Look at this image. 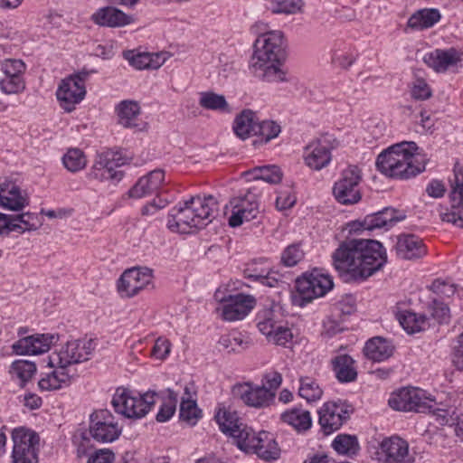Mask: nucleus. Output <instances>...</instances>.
<instances>
[{
  "label": "nucleus",
  "instance_id": "obj_8",
  "mask_svg": "<svg viewBox=\"0 0 463 463\" xmlns=\"http://www.w3.org/2000/svg\"><path fill=\"white\" fill-rule=\"evenodd\" d=\"M363 180L362 169L356 165H349L340 175L333 186L335 199L343 205H353L362 199L360 184Z\"/></svg>",
  "mask_w": 463,
  "mask_h": 463
},
{
  "label": "nucleus",
  "instance_id": "obj_11",
  "mask_svg": "<svg viewBox=\"0 0 463 463\" xmlns=\"http://www.w3.org/2000/svg\"><path fill=\"white\" fill-rule=\"evenodd\" d=\"M89 430L96 441L109 443L118 439L122 427L109 410L101 409L90 414Z\"/></svg>",
  "mask_w": 463,
  "mask_h": 463
},
{
  "label": "nucleus",
  "instance_id": "obj_26",
  "mask_svg": "<svg viewBox=\"0 0 463 463\" xmlns=\"http://www.w3.org/2000/svg\"><path fill=\"white\" fill-rule=\"evenodd\" d=\"M398 257L404 260H416L427 253V249L420 238L414 234H401L397 236L394 246Z\"/></svg>",
  "mask_w": 463,
  "mask_h": 463
},
{
  "label": "nucleus",
  "instance_id": "obj_43",
  "mask_svg": "<svg viewBox=\"0 0 463 463\" xmlns=\"http://www.w3.org/2000/svg\"><path fill=\"white\" fill-rule=\"evenodd\" d=\"M298 395L307 402H314L321 399L323 389L316 379L308 376L300 377Z\"/></svg>",
  "mask_w": 463,
  "mask_h": 463
},
{
  "label": "nucleus",
  "instance_id": "obj_10",
  "mask_svg": "<svg viewBox=\"0 0 463 463\" xmlns=\"http://www.w3.org/2000/svg\"><path fill=\"white\" fill-rule=\"evenodd\" d=\"M87 77L88 73L83 72L71 75L61 80L56 90V98L64 111H73L75 106L85 98Z\"/></svg>",
  "mask_w": 463,
  "mask_h": 463
},
{
  "label": "nucleus",
  "instance_id": "obj_55",
  "mask_svg": "<svg viewBox=\"0 0 463 463\" xmlns=\"http://www.w3.org/2000/svg\"><path fill=\"white\" fill-rule=\"evenodd\" d=\"M245 278L252 279L254 281H258L262 285L268 286L269 288L279 287L284 281L281 279V277L279 276L274 271H265L261 270L260 274H252L250 273V269L244 270Z\"/></svg>",
  "mask_w": 463,
  "mask_h": 463
},
{
  "label": "nucleus",
  "instance_id": "obj_57",
  "mask_svg": "<svg viewBox=\"0 0 463 463\" xmlns=\"http://www.w3.org/2000/svg\"><path fill=\"white\" fill-rule=\"evenodd\" d=\"M304 258V251L300 244L288 245L281 254V262L286 267L297 265Z\"/></svg>",
  "mask_w": 463,
  "mask_h": 463
},
{
  "label": "nucleus",
  "instance_id": "obj_5",
  "mask_svg": "<svg viewBox=\"0 0 463 463\" xmlns=\"http://www.w3.org/2000/svg\"><path fill=\"white\" fill-rule=\"evenodd\" d=\"M388 402L396 411L432 412L441 420V424H449L454 413L451 408L436 407L433 399L424 396L422 391L416 388H402L392 394Z\"/></svg>",
  "mask_w": 463,
  "mask_h": 463
},
{
  "label": "nucleus",
  "instance_id": "obj_44",
  "mask_svg": "<svg viewBox=\"0 0 463 463\" xmlns=\"http://www.w3.org/2000/svg\"><path fill=\"white\" fill-rule=\"evenodd\" d=\"M62 165L71 173H77L84 169L87 165V156L85 153L78 147H71L63 155Z\"/></svg>",
  "mask_w": 463,
  "mask_h": 463
},
{
  "label": "nucleus",
  "instance_id": "obj_42",
  "mask_svg": "<svg viewBox=\"0 0 463 463\" xmlns=\"http://www.w3.org/2000/svg\"><path fill=\"white\" fill-rule=\"evenodd\" d=\"M249 180H261L269 184H278L282 179V172L277 165H263L245 173Z\"/></svg>",
  "mask_w": 463,
  "mask_h": 463
},
{
  "label": "nucleus",
  "instance_id": "obj_31",
  "mask_svg": "<svg viewBox=\"0 0 463 463\" xmlns=\"http://www.w3.org/2000/svg\"><path fill=\"white\" fill-rule=\"evenodd\" d=\"M118 123L124 128L141 130L140 106L133 100H123L116 108Z\"/></svg>",
  "mask_w": 463,
  "mask_h": 463
},
{
  "label": "nucleus",
  "instance_id": "obj_17",
  "mask_svg": "<svg viewBox=\"0 0 463 463\" xmlns=\"http://www.w3.org/2000/svg\"><path fill=\"white\" fill-rule=\"evenodd\" d=\"M232 215L229 218L231 227L241 226L244 222H250L259 214V201L257 194L250 188L245 194L238 195L230 201Z\"/></svg>",
  "mask_w": 463,
  "mask_h": 463
},
{
  "label": "nucleus",
  "instance_id": "obj_32",
  "mask_svg": "<svg viewBox=\"0 0 463 463\" xmlns=\"http://www.w3.org/2000/svg\"><path fill=\"white\" fill-rule=\"evenodd\" d=\"M52 371L48 373H43L41 379L38 382V386L41 391H53L62 387L63 384H67L71 379V371L66 368H60L57 366L51 367Z\"/></svg>",
  "mask_w": 463,
  "mask_h": 463
},
{
  "label": "nucleus",
  "instance_id": "obj_19",
  "mask_svg": "<svg viewBox=\"0 0 463 463\" xmlns=\"http://www.w3.org/2000/svg\"><path fill=\"white\" fill-rule=\"evenodd\" d=\"M255 305L256 300L250 295H230L216 311L223 320L233 322L243 319Z\"/></svg>",
  "mask_w": 463,
  "mask_h": 463
},
{
  "label": "nucleus",
  "instance_id": "obj_12",
  "mask_svg": "<svg viewBox=\"0 0 463 463\" xmlns=\"http://www.w3.org/2000/svg\"><path fill=\"white\" fill-rule=\"evenodd\" d=\"M352 412L353 408L346 401L325 402L318 411L321 430L325 435L338 430L349 420Z\"/></svg>",
  "mask_w": 463,
  "mask_h": 463
},
{
  "label": "nucleus",
  "instance_id": "obj_30",
  "mask_svg": "<svg viewBox=\"0 0 463 463\" xmlns=\"http://www.w3.org/2000/svg\"><path fill=\"white\" fill-rule=\"evenodd\" d=\"M394 347L385 338L376 336L369 339L364 347V355L373 362H383L390 358L393 354Z\"/></svg>",
  "mask_w": 463,
  "mask_h": 463
},
{
  "label": "nucleus",
  "instance_id": "obj_38",
  "mask_svg": "<svg viewBox=\"0 0 463 463\" xmlns=\"http://www.w3.org/2000/svg\"><path fill=\"white\" fill-rule=\"evenodd\" d=\"M439 19L440 14L437 9H422L409 18L407 26L412 30H423L432 27Z\"/></svg>",
  "mask_w": 463,
  "mask_h": 463
},
{
  "label": "nucleus",
  "instance_id": "obj_64",
  "mask_svg": "<svg viewBox=\"0 0 463 463\" xmlns=\"http://www.w3.org/2000/svg\"><path fill=\"white\" fill-rule=\"evenodd\" d=\"M171 344L164 337H158L152 349V355L157 359H165L170 353Z\"/></svg>",
  "mask_w": 463,
  "mask_h": 463
},
{
  "label": "nucleus",
  "instance_id": "obj_18",
  "mask_svg": "<svg viewBox=\"0 0 463 463\" xmlns=\"http://www.w3.org/2000/svg\"><path fill=\"white\" fill-rule=\"evenodd\" d=\"M232 393L234 398L255 408L269 406L275 398V394L266 390L265 385L258 386L251 383H236L232 388Z\"/></svg>",
  "mask_w": 463,
  "mask_h": 463
},
{
  "label": "nucleus",
  "instance_id": "obj_58",
  "mask_svg": "<svg viewBox=\"0 0 463 463\" xmlns=\"http://www.w3.org/2000/svg\"><path fill=\"white\" fill-rule=\"evenodd\" d=\"M280 133V127L272 120L258 121L257 130L255 136L261 137L265 142L277 137Z\"/></svg>",
  "mask_w": 463,
  "mask_h": 463
},
{
  "label": "nucleus",
  "instance_id": "obj_1",
  "mask_svg": "<svg viewBox=\"0 0 463 463\" xmlns=\"http://www.w3.org/2000/svg\"><path fill=\"white\" fill-rule=\"evenodd\" d=\"M333 264L340 275L365 279L381 269L387 261L386 251L374 240H349L333 253Z\"/></svg>",
  "mask_w": 463,
  "mask_h": 463
},
{
  "label": "nucleus",
  "instance_id": "obj_20",
  "mask_svg": "<svg viewBox=\"0 0 463 463\" xmlns=\"http://www.w3.org/2000/svg\"><path fill=\"white\" fill-rule=\"evenodd\" d=\"M378 455L383 463H412L414 461L409 452L408 442L398 436L384 439L380 443Z\"/></svg>",
  "mask_w": 463,
  "mask_h": 463
},
{
  "label": "nucleus",
  "instance_id": "obj_28",
  "mask_svg": "<svg viewBox=\"0 0 463 463\" xmlns=\"http://www.w3.org/2000/svg\"><path fill=\"white\" fill-rule=\"evenodd\" d=\"M304 161L309 168L317 171L321 170L330 163L331 151L321 141H314L305 147Z\"/></svg>",
  "mask_w": 463,
  "mask_h": 463
},
{
  "label": "nucleus",
  "instance_id": "obj_40",
  "mask_svg": "<svg viewBox=\"0 0 463 463\" xmlns=\"http://www.w3.org/2000/svg\"><path fill=\"white\" fill-rule=\"evenodd\" d=\"M221 430L233 437L242 427V423L239 422V417L236 411H231L226 408L220 409L215 415Z\"/></svg>",
  "mask_w": 463,
  "mask_h": 463
},
{
  "label": "nucleus",
  "instance_id": "obj_6",
  "mask_svg": "<svg viewBox=\"0 0 463 463\" xmlns=\"http://www.w3.org/2000/svg\"><path fill=\"white\" fill-rule=\"evenodd\" d=\"M159 393L148 391L140 396H134L130 390L118 388L114 393L111 404L115 411L128 419H139L151 411Z\"/></svg>",
  "mask_w": 463,
  "mask_h": 463
},
{
  "label": "nucleus",
  "instance_id": "obj_61",
  "mask_svg": "<svg viewBox=\"0 0 463 463\" xmlns=\"http://www.w3.org/2000/svg\"><path fill=\"white\" fill-rule=\"evenodd\" d=\"M292 339L293 334L291 330L282 326H277L276 330L268 337L269 342L282 346H287L288 344L292 342Z\"/></svg>",
  "mask_w": 463,
  "mask_h": 463
},
{
  "label": "nucleus",
  "instance_id": "obj_24",
  "mask_svg": "<svg viewBox=\"0 0 463 463\" xmlns=\"http://www.w3.org/2000/svg\"><path fill=\"white\" fill-rule=\"evenodd\" d=\"M28 204L27 193L16 184L8 180L0 183V207L10 211H21Z\"/></svg>",
  "mask_w": 463,
  "mask_h": 463
},
{
  "label": "nucleus",
  "instance_id": "obj_62",
  "mask_svg": "<svg viewBox=\"0 0 463 463\" xmlns=\"http://www.w3.org/2000/svg\"><path fill=\"white\" fill-rule=\"evenodd\" d=\"M115 453L109 449H99L88 455L87 463H114Z\"/></svg>",
  "mask_w": 463,
  "mask_h": 463
},
{
  "label": "nucleus",
  "instance_id": "obj_56",
  "mask_svg": "<svg viewBox=\"0 0 463 463\" xmlns=\"http://www.w3.org/2000/svg\"><path fill=\"white\" fill-rule=\"evenodd\" d=\"M201 411L195 401L182 399L180 403V418L191 425H194L200 418Z\"/></svg>",
  "mask_w": 463,
  "mask_h": 463
},
{
  "label": "nucleus",
  "instance_id": "obj_51",
  "mask_svg": "<svg viewBox=\"0 0 463 463\" xmlns=\"http://www.w3.org/2000/svg\"><path fill=\"white\" fill-rule=\"evenodd\" d=\"M163 402L159 411L156 414V420L159 422L167 421L175 413L178 402V394L171 389L165 391V395L162 396Z\"/></svg>",
  "mask_w": 463,
  "mask_h": 463
},
{
  "label": "nucleus",
  "instance_id": "obj_47",
  "mask_svg": "<svg viewBox=\"0 0 463 463\" xmlns=\"http://www.w3.org/2000/svg\"><path fill=\"white\" fill-rule=\"evenodd\" d=\"M199 105L208 110L226 111L229 109L225 97L213 91L201 92Z\"/></svg>",
  "mask_w": 463,
  "mask_h": 463
},
{
  "label": "nucleus",
  "instance_id": "obj_53",
  "mask_svg": "<svg viewBox=\"0 0 463 463\" xmlns=\"http://www.w3.org/2000/svg\"><path fill=\"white\" fill-rule=\"evenodd\" d=\"M123 55L129 64L137 70L158 69V63H151L150 53H135L134 51H127L124 52Z\"/></svg>",
  "mask_w": 463,
  "mask_h": 463
},
{
  "label": "nucleus",
  "instance_id": "obj_27",
  "mask_svg": "<svg viewBox=\"0 0 463 463\" xmlns=\"http://www.w3.org/2000/svg\"><path fill=\"white\" fill-rule=\"evenodd\" d=\"M91 21L100 26L122 27L133 23L134 19L115 6H105L92 14Z\"/></svg>",
  "mask_w": 463,
  "mask_h": 463
},
{
  "label": "nucleus",
  "instance_id": "obj_49",
  "mask_svg": "<svg viewBox=\"0 0 463 463\" xmlns=\"http://www.w3.org/2000/svg\"><path fill=\"white\" fill-rule=\"evenodd\" d=\"M334 449L342 455L354 456L360 447L355 436L348 434H339L332 443Z\"/></svg>",
  "mask_w": 463,
  "mask_h": 463
},
{
  "label": "nucleus",
  "instance_id": "obj_46",
  "mask_svg": "<svg viewBox=\"0 0 463 463\" xmlns=\"http://www.w3.org/2000/svg\"><path fill=\"white\" fill-rule=\"evenodd\" d=\"M89 176L91 179L102 182L106 180L120 179L122 177V174L119 171L112 169L111 166H109L108 164H106L98 154L96 160L89 173Z\"/></svg>",
  "mask_w": 463,
  "mask_h": 463
},
{
  "label": "nucleus",
  "instance_id": "obj_63",
  "mask_svg": "<svg viewBox=\"0 0 463 463\" xmlns=\"http://www.w3.org/2000/svg\"><path fill=\"white\" fill-rule=\"evenodd\" d=\"M431 316L439 324L448 323L450 317L449 308L446 304L442 302L433 301L431 307Z\"/></svg>",
  "mask_w": 463,
  "mask_h": 463
},
{
  "label": "nucleus",
  "instance_id": "obj_39",
  "mask_svg": "<svg viewBox=\"0 0 463 463\" xmlns=\"http://www.w3.org/2000/svg\"><path fill=\"white\" fill-rule=\"evenodd\" d=\"M265 7L273 14H303L304 0H266Z\"/></svg>",
  "mask_w": 463,
  "mask_h": 463
},
{
  "label": "nucleus",
  "instance_id": "obj_35",
  "mask_svg": "<svg viewBox=\"0 0 463 463\" xmlns=\"http://www.w3.org/2000/svg\"><path fill=\"white\" fill-rule=\"evenodd\" d=\"M253 454H256L259 458L266 461H270L279 458L280 449L271 433L260 431Z\"/></svg>",
  "mask_w": 463,
  "mask_h": 463
},
{
  "label": "nucleus",
  "instance_id": "obj_37",
  "mask_svg": "<svg viewBox=\"0 0 463 463\" xmlns=\"http://www.w3.org/2000/svg\"><path fill=\"white\" fill-rule=\"evenodd\" d=\"M280 419L298 432L306 431L309 430L312 425L310 412L298 408L286 411L281 414Z\"/></svg>",
  "mask_w": 463,
  "mask_h": 463
},
{
  "label": "nucleus",
  "instance_id": "obj_21",
  "mask_svg": "<svg viewBox=\"0 0 463 463\" xmlns=\"http://www.w3.org/2000/svg\"><path fill=\"white\" fill-rule=\"evenodd\" d=\"M57 340L58 335L53 334H36L19 339L13 344L12 349L19 355L40 354L49 351Z\"/></svg>",
  "mask_w": 463,
  "mask_h": 463
},
{
  "label": "nucleus",
  "instance_id": "obj_29",
  "mask_svg": "<svg viewBox=\"0 0 463 463\" xmlns=\"http://www.w3.org/2000/svg\"><path fill=\"white\" fill-rule=\"evenodd\" d=\"M405 218V215L394 208L387 207L377 213L368 214L362 221L361 225L367 231H373L385 226H392L399 221Z\"/></svg>",
  "mask_w": 463,
  "mask_h": 463
},
{
  "label": "nucleus",
  "instance_id": "obj_54",
  "mask_svg": "<svg viewBox=\"0 0 463 463\" xmlns=\"http://www.w3.org/2000/svg\"><path fill=\"white\" fill-rule=\"evenodd\" d=\"M411 97L415 100H427L432 96V90L425 79L415 77L410 85Z\"/></svg>",
  "mask_w": 463,
  "mask_h": 463
},
{
  "label": "nucleus",
  "instance_id": "obj_14",
  "mask_svg": "<svg viewBox=\"0 0 463 463\" xmlns=\"http://www.w3.org/2000/svg\"><path fill=\"white\" fill-rule=\"evenodd\" d=\"M25 63L19 59H6L1 62L3 77L0 79V90L6 95L20 94L26 89L24 73Z\"/></svg>",
  "mask_w": 463,
  "mask_h": 463
},
{
  "label": "nucleus",
  "instance_id": "obj_13",
  "mask_svg": "<svg viewBox=\"0 0 463 463\" xmlns=\"http://www.w3.org/2000/svg\"><path fill=\"white\" fill-rule=\"evenodd\" d=\"M14 449L12 463H37L39 436L29 430L20 428L13 432Z\"/></svg>",
  "mask_w": 463,
  "mask_h": 463
},
{
  "label": "nucleus",
  "instance_id": "obj_45",
  "mask_svg": "<svg viewBox=\"0 0 463 463\" xmlns=\"http://www.w3.org/2000/svg\"><path fill=\"white\" fill-rule=\"evenodd\" d=\"M259 437L260 432L256 433L251 428L243 426L236 434H233L232 438L241 450L254 453Z\"/></svg>",
  "mask_w": 463,
  "mask_h": 463
},
{
  "label": "nucleus",
  "instance_id": "obj_50",
  "mask_svg": "<svg viewBox=\"0 0 463 463\" xmlns=\"http://www.w3.org/2000/svg\"><path fill=\"white\" fill-rule=\"evenodd\" d=\"M278 314L271 308H265L259 312L257 316V326L259 330L267 336L276 330L278 325Z\"/></svg>",
  "mask_w": 463,
  "mask_h": 463
},
{
  "label": "nucleus",
  "instance_id": "obj_9",
  "mask_svg": "<svg viewBox=\"0 0 463 463\" xmlns=\"http://www.w3.org/2000/svg\"><path fill=\"white\" fill-rule=\"evenodd\" d=\"M334 286L332 278L315 269L296 281L299 305L305 306L317 298L325 296Z\"/></svg>",
  "mask_w": 463,
  "mask_h": 463
},
{
  "label": "nucleus",
  "instance_id": "obj_15",
  "mask_svg": "<svg viewBox=\"0 0 463 463\" xmlns=\"http://www.w3.org/2000/svg\"><path fill=\"white\" fill-rule=\"evenodd\" d=\"M153 270L147 267H135L125 270L118 281V291L125 298H132L153 283Z\"/></svg>",
  "mask_w": 463,
  "mask_h": 463
},
{
  "label": "nucleus",
  "instance_id": "obj_34",
  "mask_svg": "<svg viewBox=\"0 0 463 463\" xmlns=\"http://www.w3.org/2000/svg\"><path fill=\"white\" fill-rule=\"evenodd\" d=\"M259 118L256 112L244 109L234 119L233 130L237 137L246 139L256 135Z\"/></svg>",
  "mask_w": 463,
  "mask_h": 463
},
{
  "label": "nucleus",
  "instance_id": "obj_25",
  "mask_svg": "<svg viewBox=\"0 0 463 463\" xmlns=\"http://www.w3.org/2000/svg\"><path fill=\"white\" fill-rule=\"evenodd\" d=\"M165 181V171L155 169L140 177L128 191L131 198L139 199L156 193Z\"/></svg>",
  "mask_w": 463,
  "mask_h": 463
},
{
  "label": "nucleus",
  "instance_id": "obj_41",
  "mask_svg": "<svg viewBox=\"0 0 463 463\" xmlns=\"http://www.w3.org/2000/svg\"><path fill=\"white\" fill-rule=\"evenodd\" d=\"M399 321L403 329L411 334L425 330L429 326L426 316L408 310L399 315Z\"/></svg>",
  "mask_w": 463,
  "mask_h": 463
},
{
  "label": "nucleus",
  "instance_id": "obj_16",
  "mask_svg": "<svg viewBox=\"0 0 463 463\" xmlns=\"http://www.w3.org/2000/svg\"><path fill=\"white\" fill-rule=\"evenodd\" d=\"M450 208L440 213L443 222L463 228V167L458 164L454 167V179L450 181Z\"/></svg>",
  "mask_w": 463,
  "mask_h": 463
},
{
  "label": "nucleus",
  "instance_id": "obj_59",
  "mask_svg": "<svg viewBox=\"0 0 463 463\" xmlns=\"http://www.w3.org/2000/svg\"><path fill=\"white\" fill-rule=\"evenodd\" d=\"M450 359L457 370L463 371V332L451 344Z\"/></svg>",
  "mask_w": 463,
  "mask_h": 463
},
{
  "label": "nucleus",
  "instance_id": "obj_36",
  "mask_svg": "<svg viewBox=\"0 0 463 463\" xmlns=\"http://www.w3.org/2000/svg\"><path fill=\"white\" fill-rule=\"evenodd\" d=\"M333 370L340 383L354 382L357 377L354 359L348 354H340L332 360Z\"/></svg>",
  "mask_w": 463,
  "mask_h": 463
},
{
  "label": "nucleus",
  "instance_id": "obj_3",
  "mask_svg": "<svg viewBox=\"0 0 463 463\" xmlns=\"http://www.w3.org/2000/svg\"><path fill=\"white\" fill-rule=\"evenodd\" d=\"M414 142H402L382 152L376 159L377 169L392 178L409 179L425 170L428 159L418 152Z\"/></svg>",
  "mask_w": 463,
  "mask_h": 463
},
{
  "label": "nucleus",
  "instance_id": "obj_4",
  "mask_svg": "<svg viewBox=\"0 0 463 463\" xmlns=\"http://www.w3.org/2000/svg\"><path fill=\"white\" fill-rule=\"evenodd\" d=\"M217 212L218 202L214 196L192 197L184 206L171 211L167 227L173 232L189 233L193 229H202L212 222Z\"/></svg>",
  "mask_w": 463,
  "mask_h": 463
},
{
  "label": "nucleus",
  "instance_id": "obj_22",
  "mask_svg": "<svg viewBox=\"0 0 463 463\" xmlns=\"http://www.w3.org/2000/svg\"><path fill=\"white\" fill-rule=\"evenodd\" d=\"M462 61V53L455 48L435 49L423 57L424 63L438 73H444Z\"/></svg>",
  "mask_w": 463,
  "mask_h": 463
},
{
  "label": "nucleus",
  "instance_id": "obj_60",
  "mask_svg": "<svg viewBox=\"0 0 463 463\" xmlns=\"http://www.w3.org/2000/svg\"><path fill=\"white\" fill-rule=\"evenodd\" d=\"M99 155L109 166H111L112 169L125 165L128 160L127 157L123 156L122 151L118 149H108Z\"/></svg>",
  "mask_w": 463,
  "mask_h": 463
},
{
  "label": "nucleus",
  "instance_id": "obj_52",
  "mask_svg": "<svg viewBox=\"0 0 463 463\" xmlns=\"http://www.w3.org/2000/svg\"><path fill=\"white\" fill-rule=\"evenodd\" d=\"M220 345L230 352H241L248 348L249 342L243 339L240 333H231L223 335L219 341Z\"/></svg>",
  "mask_w": 463,
  "mask_h": 463
},
{
  "label": "nucleus",
  "instance_id": "obj_48",
  "mask_svg": "<svg viewBox=\"0 0 463 463\" xmlns=\"http://www.w3.org/2000/svg\"><path fill=\"white\" fill-rule=\"evenodd\" d=\"M9 373L13 378L18 379L24 385L35 374L36 365L26 360H16L13 362Z\"/></svg>",
  "mask_w": 463,
  "mask_h": 463
},
{
  "label": "nucleus",
  "instance_id": "obj_2",
  "mask_svg": "<svg viewBox=\"0 0 463 463\" xmlns=\"http://www.w3.org/2000/svg\"><path fill=\"white\" fill-rule=\"evenodd\" d=\"M284 46L285 36L279 30L264 33L256 39L250 60V68L255 76L267 82L288 80L282 64Z\"/></svg>",
  "mask_w": 463,
  "mask_h": 463
},
{
  "label": "nucleus",
  "instance_id": "obj_7",
  "mask_svg": "<svg viewBox=\"0 0 463 463\" xmlns=\"http://www.w3.org/2000/svg\"><path fill=\"white\" fill-rule=\"evenodd\" d=\"M96 347L93 339L68 341L48 357L51 367L66 368L89 360Z\"/></svg>",
  "mask_w": 463,
  "mask_h": 463
},
{
  "label": "nucleus",
  "instance_id": "obj_23",
  "mask_svg": "<svg viewBox=\"0 0 463 463\" xmlns=\"http://www.w3.org/2000/svg\"><path fill=\"white\" fill-rule=\"evenodd\" d=\"M36 214L24 213L16 215H6L0 213V234L17 232L23 233L27 231H35L41 226Z\"/></svg>",
  "mask_w": 463,
  "mask_h": 463
},
{
  "label": "nucleus",
  "instance_id": "obj_33",
  "mask_svg": "<svg viewBox=\"0 0 463 463\" xmlns=\"http://www.w3.org/2000/svg\"><path fill=\"white\" fill-rule=\"evenodd\" d=\"M357 55V50L353 44L336 42L331 51V61L339 68L348 69L354 63Z\"/></svg>",
  "mask_w": 463,
  "mask_h": 463
}]
</instances>
